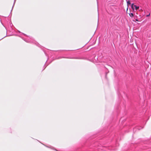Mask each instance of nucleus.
Segmentation results:
<instances>
[{
	"instance_id": "obj_1",
	"label": "nucleus",
	"mask_w": 151,
	"mask_h": 151,
	"mask_svg": "<svg viewBox=\"0 0 151 151\" xmlns=\"http://www.w3.org/2000/svg\"><path fill=\"white\" fill-rule=\"evenodd\" d=\"M129 14L130 17H132L134 16V14L133 13H129Z\"/></svg>"
},
{
	"instance_id": "obj_2",
	"label": "nucleus",
	"mask_w": 151,
	"mask_h": 151,
	"mask_svg": "<svg viewBox=\"0 0 151 151\" xmlns=\"http://www.w3.org/2000/svg\"><path fill=\"white\" fill-rule=\"evenodd\" d=\"M134 6L135 7V9L136 10L138 9H139V6H137L135 5H134Z\"/></svg>"
},
{
	"instance_id": "obj_7",
	"label": "nucleus",
	"mask_w": 151,
	"mask_h": 151,
	"mask_svg": "<svg viewBox=\"0 0 151 151\" xmlns=\"http://www.w3.org/2000/svg\"><path fill=\"white\" fill-rule=\"evenodd\" d=\"M132 6H134V4H132Z\"/></svg>"
},
{
	"instance_id": "obj_3",
	"label": "nucleus",
	"mask_w": 151,
	"mask_h": 151,
	"mask_svg": "<svg viewBox=\"0 0 151 151\" xmlns=\"http://www.w3.org/2000/svg\"><path fill=\"white\" fill-rule=\"evenodd\" d=\"M127 6H128L130 4V1H127Z\"/></svg>"
},
{
	"instance_id": "obj_4",
	"label": "nucleus",
	"mask_w": 151,
	"mask_h": 151,
	"mask_svg": "<svg viewBox=\"0 0 151 151\" xmlns=\"http://www.w3.org/2000/svg\"><path fill=\"white\" fill-rule=\"evenodd\" d=\"M150 13H149L148 15H146V17H148L149 16H150Z\"/></svg>"
},
{
	"instance_id": "obj_6",
	"label": "nucleus",
	"mask_w": 151,
	"mask_h": 151,
	"mask_svg": "<svg viewBox=\"0 0 151 151\" xmlns=\"http://www.w3.org/2000/svg\"><path fill=\"white\" fill-rule=\"evenodd\" d=\"M132 9L133 10L134 9V8H133V6H132Z\"/></svg>"
},
{
	"instance_id": "obj_5",
	"label": "nucleus",
	"mask_w": 151,
	"mask_h": 151,
	"mask_svg": "<svg viewBox=\"0 0 151 151\" xmlns=\"http://www.w3.org/2000/svg\"><path fill=\"white\" fill-rule=\"evenodd\" d=\"M128 10V6H127V12Z\"/></svg>"
},
{
	"instance_id": "obj_8",
	"label": "nucleus",
	"mask_w": 151,
	"mask_h": 151,
	"mask_svg": "<svg viewBox=\"0 0 151 151\" xmlns=\"http://www.w3.org/2000/svg\"><path fill=\"white\" fill-rule=\"evenodd\" d=\"M135 20L137 21H138V20L137 19H136Z\"/></svg>"
}]
</instances>
